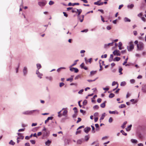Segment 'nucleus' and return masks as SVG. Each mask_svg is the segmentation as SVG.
<instances>
[{
    "label": "nucleus",
    "instance_id": "nucleus-7",
    "mask_svg": "<svg viewBox=\"0 0 146 146\" xmlns=\"http://www.w3.org/2000/svg\"><path fill=\"white\" fill-rule=\"evenodd\" d=\"M142 90L143 92L144 93H146V85L142 87Z\"/></svg>",
    "mask_w": 146,
    "mask_h": 146
},
{
    "label": "nucleus",
    "instance_id": "nucleus-45",
    "mask_svg": "<svg viewBox=\"0 0 146 146\" xmlns=\"http://www.w3.org/2000/svg\"><path fill=\"white\" fill-rule=\"evenodd\" d=\"M74 71L75 72L77 73L78 72V70L77 68H74Z\"/></svg>",
    "mask_w": 146,
    "mask_h": 146
},
{
    "label": "nucleus",
    "instance_id": "nucleus-62",
    "mask_svg": "<svg viewBox=\"0 0 146 146\" xmlns=\"http://www.w3.org/2000/svg\"><path fill=\"white\" fill-rule=\"evenodd\" d=\"M141 19L144 22H145L146 21V19L143 17H141Z\"/></svg>",
    "mask_w": 146,
    "mask_h": 146
},
{
    "label": "nucleus",
    "instance_id": "nucleus-42",
    "mask_svg": "<svg viewBox=\"0 0 146 146\" xmlns=\"http://www.w3.org/2000/svg\"><path fill=\"white\" fill-rule=\"evenodd\" d=\"M73 109L74 110L75 113H77L78 111L77 108L76 107H75Z\"/></svg>",
    "mask_w": 146,
    "mask_h": 146
},
{
    "label": "nucleus",
    "instance_id": "nucleus-38",
    "mask_svg": "<svg viewBox=\"0 0 146 146\" xmlns=\"http://www.w3.org/2000/svg\"><path fill=\"white\" fill-rule=\"evenodd\" d=\"M91 127L92 128V132L93 133H94L95 132V128H94V127L92 125L91 126Z\"/></svg>",
    "mask_w": 146,
    "mask_h": 146
},
{
    "label": "nucleus",
    "instance_id": "nucleus-50",
    "mask_svg": "<svg viewBox=\"0 0 146 146\" xmlns=\"http://www.w3.org/2000/svg\"><path fill=\"white\" fill-rule=\"evenodd\" d=\"M81 133V130H78V131H77L76 132V135H77L78 134H79V133Z\"/></svg>",
    "mask_w": 146,
    "mask_h": 146
},
{
    "label": "nucleus",
    "instance_id": "nucleus-39",
    "mask_svg": "<svg viewBox=\"0 0 146 146\" xmlns=\"http://www.w3.org/2000/svg\"><path fill=\"white\" fill-rule=\"evenodd\" d=\"M105 117V113L102 114V115L100 118V119L103 120Z\"/></svg>",
    "mask_w": 146,
    "mask_h": 146
},
{
    "label": "nucleus",
    "instance_id": "nucleus-57",
    "mask_svg": "<svg viewBox=\"0 0 146 146\" xmlns=\"http://www.w3.org/2000/svg\"><path fill=\"white\" fill-rule=\"evenodd\" d=\"M88 31V29H85L84 30H82L81 31L82 32H86Z\"/></svg>",
    "mask_w": 146,
    "mask_h": 146
},
{
    "label": "nucleus",
    "instance_id": "nucleus-40",
    "mask_svg": "<svg viewBox=\"0 0 146 146\" xmlns=\"http://www.w3.org/2000/svg\"><path fill=\"white\" fill-rule=\"evenodd\" d=\"M99 108V106L98 105H96L94 106L93 108L95 109H98Z\"/></svg>",
    "mask_w": 146,
    "mask_h": 146
},
{
    "label": "nucleus",
    "instance_id": "nucleus-30",
    "mask_svg": "<svg viewBox=\"0 0 146 146\" xmlns=\"http://www.w3.org/2000/svg\"><path fill=\"white\" fill-rule=\"evenodd\" d=\"M126 106L124 104H122L120 106H119V108H123L125 107Z\"/></svg>",
    "mask_w": 146,
    "mask_h": 146
},
{
    "label": "nucleus",
    "instance_id": "nucleus-51",
    "mask_svg": "<svg viewBox=\"0 0 146 146\" xmlns=\"http://www.w3.org/2000/svg\"><path fill=\"white\" fill-rule=\"evenodd\" d=\"M64 84L63 82L60 83V87H61L62 86H64Z\"/></svg>",
    "mask_w": 146,
    "mask_h": 146
},
{
    "label": "nucleus",
    "instance_id": "nucleus-36",
    "mask_svg": "<svg viewBox=\"0 0 146 146\" xmlns=\"http://www.w3.org/2000/svg\"><path fill=\"white\" fill-rule=\"evenodd\" d=\"M67 113V111L66 110H65L64 111L62 115H66Z\"/></svg>",
    "mask_w": 146,
    "mask_h": 146
},
{
    "label": "nucleus",
    "instance_id": "nucleus-54",
    "mask_svg": "<svg viewBox=\"0 0 146 146\" xmlns=\"http://www.w3.org/2000/svg\"><path fill=\"white\" fill-rule=\"evenodd\" d=\"M102 101V99L101 98H98L97 100V102L98 103H100Z\"/></svg>",
    "mask_w": 146,
    "mask_h": 146
},
{
    "label": "nucleus",
    "instance_id": "nucleus-10",
    "mask_svg": "<svg viewBox=\"0 0 146 146\" xmlns=\"http://www.w3.org/2000/svg\"><path fill=\"white\" fill-rule=\"evenodd\" d=\"M38 4L40 6H43L45 5V3L44 2H40L38 3Z\"/></svg>",
    "mask_w": 146,
    "mask_h": 146
},
{
    "label": "nucleus",
    "instance_id": "nucleus-49",
    "mask_svg": "<svg viewBox=\"0 0 146 146\" xmlns=\"http://www.w3.org/2000/svg\"><path fill=\"white\" fill-rule=\"evenodd\" d=\"M122 70H123V69H122V68H119V72H120V74H122V73L121 72V71H122Z\"/></svg>",
    "mask_w": 146,
    "mask_h": 146
},
{
    "label": "nucleus",
    "instance_id": "nucleus-43",
    "mask_svg": "<svg viewBox=\"0 0 146 146\" xmlns=\"http://www.w3.org/2000/svg\"><path fill=\"white\" fill-rule=\"evenodd\" d=\"M78 120L77 121V122H76L77 123H78L79 122H80L81 121V120H82L81 119L80 117H78Z\"/></svg>",
    "mask_w": 146,
    "mask_h": 146
},
{
    "label": "nucleus",
    "instance_id": "nucleus-55",
    "mask_svg": "<svg viewBox=\"0 0 146 146\" xmlns=\"http://www.w3.org/2000/svg\"><path fill=\"white\" fill-rule=\"evenodd\" d=\"M25 128L20 129L18 130V131L19 132L24 131L25 130Z\"/></svg>",
    "mask_w": 146,
    "mask_h": 146
},
{
    "label": "nucleus",
    "instance_id": "nucleus-29",
    "mask_svg": "<svg viewBox=\"0 0 146 146\" xmlns=\"http://www.w3.org/2000/svg\"><path fill=\"white\" fill-rule=\"evenodd\" d=\"M126 84V83L125 82H121L120 85L121 86H124Z\"/></svg>",
    "mask_w": 146,
    "mask_h": 146
},
{
    "label": "nucleus",
    "instance_id": "nucleus-53",
    "mask_svg": "<svg viewBox=\"0 0 146 146\" xmlns=\"http://www.w3.org/2000/svg\"><path fill=\"white\" fill-rule=\"evenodd\" d=\"M97 79V78L94 79V80H88V81L89 82H92L93 81H95Z\"/></svg>",
    "mask_w": 146,
    "mask_h": 146
},
{
    "label": "nucleus",
    "instance_id": "nucleus-35",
    "mask_svg": "<svg viewBox=\"0 0 146 146\" xmlns=\"http://www.w3.org/2000/svg\"><path fill=\"white\" fill-rule=\"evenodd\" d=\"M87 103V101L86 100H85L83 102V104L84 106L86 105Z\"/></svg>",
    "mask_w": 146,
    "mask_h": 146
},
{
    "label": "nucleus",
    "instance_id": "nucleus-58",
    "mask_svg": "<svg viewBox=\"0 0 146 146\" xmlns=\"http://www.w3.org/2000/svg\"><path fill=\"white\" fill-rule=\"evenodd\" d=\"M133 33L134 35L135 36L137 35V33L136 31H134Z\"/></svg>",
    "mask_w": 146,
    "mask_h": 146
},
{
    "label": "nucleus",
    "instance_id": "nucleus-60",
    "mask_svg": "<svg viewBox=\"0 0 146 146\" xmlns=\"http://www.w3.org/2000/svg\"><path fill=\"white\" fill-rule=\"evenodd\" d=\"M63 14H64V15L66 17H67L68 16V15L66 14V13L65 12H63Z\"/></svg>",
    "mask_w": 146,
    "mask_h": 146
},
{
    "label": "nucleus",
    "instance_id": "nucleus-17",
    "mask_svg": "<svg viewBox=\"0 0 146 146\" xmlns=\"http://www.w3.org/2000/svg\"><path fill=\"white\" fill-rule=\"evenodd\" d=\"M120 60V58L119 57H117L115 58L114 59L113 61H119Z\"/></svg>",
    "mask_w": 146,
    "mask_h": 146
},
{
    "label": "nucleus",
    "instance_id": "nucleus-48",
    "mask_svg": "<svg viewBox=\"0 0 146 146\" xmlns=\"http://www.w3.org/2000/svg\"><path fill=\"white\" fill-rule=\"evenodd\" d=\"M107 57V55L106 54H105L104 55H102L101 56V58H106Z\"/></svg>",
    "mask_w": 146,
    "mask_h": 146
},
{
    "label": "nucleus",
    "instance_id": "nucleus-56",
    "mask_svg": "<svg viewBox=\"0 0 146 146\" xmlns=\"http://www.w3.org/2000/svg\"><path fill=\"white\" fill-rule=\"evenodd\" d=\"M135 82V80L134 79H131L130 80V82L131 83H134Z\"/></svg>",
    "mask_w": 146,
    "mask_h": 146
},
{
    "label": "nucleus",
    "instance_id": "nucleus-44",
    "mask_svg": "<svg viewBox=\"0 0 146 146\" xmlns=\"http://www.w3.org/2000/svg\"><path fill=\"white\" fill-rule=\"evenodd\" d=\"M54 4V2L51 1H50L49 3V4L50 5H52Z\"/></svg>",
    "mask_w": 146,
    "mask_h": 146
},
{
    "label": "nucleus",
    "instance_id": "nucleus-63",
    "mask_svg": "<svg viewBox=\"0 0 146 146\" xmlns=\"http://www.w3.org/2000/svg\"><path fill=\"white\" fill-rule=\"evenodd\" d=\"M84 91V90L83 89H82L80 90L78 92V93L79 94H81Z\"/></svg>",
    "mask_w": 146,
    "mask_h": 146
},
{
    "label": "nucleus",
    "instance_id": "nucleus-28",
    "mask_svg": "<svg viewBox=\"0 0 146 146\" xmlns=\"http://www.w3.org/2000/svg\"><path fill=\"white\" fill-rule=\"evenodd\" d=\"M127 123V121L124 122L123 125L121 126V127L123 128V129L125 127V125Z\"/></svg>",
    "mask_w": 146,
    "mask_h": 146
},
{
    "label": "nucleus",
    "instance_id": "nucleus-18",
    "mask_svg": "<svg viewBox=\"0 0 146 146\" xmlns=\"http://www.w3.org/2000/svg\"><path fill=\"white\" fill-rule=\"evenodd\" d=\"M106 102V101H105L102 104L100 105V106L102 108H104L106 106L105 103Z\"/></svg>",
    "mask_w": 146,
    "mask_h": 146
},
{
    "label": "nucleus",
    "instance_id": "nucleus-32",
    "mask_svg": "<svg viewBox=\"0 0 146 146\" xmlns=\"http://www.w3.org/2000/svg\"><path fill=\"white\" fill-rule=\"evenodd\" d=\"M9 143L10 144L12 145H14L15 144V143L12 140H11Z\"/></svg>",
    "mask_w": 146,
    "mask_h": 146
},
{
    "label": "nucleus",
    "instance_id": "nucleus-13",
    "mask_svg": "<svg viewBox=\"0 0 146 146\" xmlns=\"http://www.w3.org/2000/svg\"><path fill=\"white\" fill-rule=\"evenodd\" d=\"M131 141L133 143H137V140L133 139H131Z\"/></svg>",
    "mask_w": 146,
    "mask_h": 146
},
{
    "label": "nucleus",
    "instance_id": "nucleus-33",
    "mask_svg": "<svg viewBox=\"0 0 146 146\" xmlns=\"http://www.w3.org/2000/svg\"><path fill=\"white\" fill-rule=\"evenodd\" d=\"M36 66H37V68L38 70L39 69H40L41 67V65H40V64H36Z\"/></svg>",
    "mask_w": 146,
    "mask_h": 146
},
{
    "label": "nucleus",
    "instance_id": "nucleus-11",
    "mask_svg": "<svg viewBox=\"0 0 146 146\" xmlns=\"http://www.w3.org/2000/svg\"><path fill=\"white\" fill-rule=\"evenodd\" d=\"M94 4L96 5H103V3L102 2L100 3L99 1H97L95 2L94 3Z\"/></svg>",
    "mask_w": 146,
    "mask_h": 146
},
{
    "label": "nucleus",
    "instance_id": "nucleus-27",
    "mask_svg": "<svg viewBox=\"0 0 146 146\" xmlns=\"http://www.w3.org/2000/svg\"><path fill=\"white\" fill-rule=\"evenodd\" d=\"M132 126V125H131L129 126L126 129V130L127 131H129L131 129V128Z\"/></svg>",
    "mask_w": 146,
    "mask_h": 146
},
{
    "label": "nucleus",
    "instance_id": "nucleus-31",
    "mask_svg": "<svg viewBox=\"0 0 146 146\" xmlns=\"http://www.w3.org/2000/svg\"><path fill=\"white\" fill-rule=\"evenodd\" d=\"M90 137L89 135H86L85 137V139L86 141H87L89 139Z\"/></svg>",
    "mask_w": 146,
    "mask_h": 146
},
{
    "label": "nucleus",
    "instance_id": "nucleus-24",
    "mask_svg": "<svg viewBox=\"0 0 146 146\" xmlns=\"http://www.w3.org/2000/svg\"><path fill=\"white\" fill-rule=\"evenodd\" d=\"M23 138L24 137L22 135H21L19 136L17 138V139H23Z\"/></svg>",
    "mask_w": 146,
    "mask_h": 146
},
{
    "label": "nucleus",
    "instance_id": "nucleus-9",
    "mask_svg": "<svg viewBox=\"0 0 146 146\" xmlns=\"http://www.w3.org/2000/svg\"><path fill=\"white\" fill-rule=\"evenodd\" d=\"M53 118V117H48L47 118V119H46V120L45 121V123H46L47 122H48V121L50 119V120H52V119Z\"/></svg>",
    "mask_w": 146,
    "mask_h": 146
},
{
    "label": "nucleus",
    "instance_id": "nucleus-20",
    "mask_svg": "<svg viewBox=\"0 0 146 146\" xmlns=\"http://www.w3.org/2000/svg\"><path fill=\"white\" fill-rule=\"evenodd\" d=\"M23 73L24 75H25L27 73V68L25 67L23 69Z\"/></svg>",
    "mask_w": 146,
    "mask_h": 146
},
{
    "label": "nucleus",
    "instance_id": "nucleus-1",
    "mask_svg": "<svg viewBox=\"0 0 146 146\" xmlns=\"http://www.w3.org/2000/svg\"><path fill=\"white\" fill-rule=\"evenodd\" d=\"M129 46L127 47L128 50L129 51H131L134 48V46L132 41L130 42L129 43Z\"/></svg>",
    "mask_w": 146,
    "mask_h": 146
},
{
    "label": "nucleus",
    "instance_id": "nucleus-46",
    "mask_svg": "<svg viewBox=\"0 0 146 146\" xmlns=\"http://www.w3.org/2000/svg\"><path fill=\"white\" fill-rule=\"evenodd\" d=\"M116 84H117V82H115V81H113L112 82V86H113L116 85Z\"/></svg>",
    "mask_w": 146,
    "mask_h": 146
},
{
    "label": "nucleus",
    "instance_id": "nucleus-3",
    "mask_svg": "<svg viewBox=\"0 0 146 146\" xmlns=\"http://www.w3.org/2000/svg\"><path fill=\"white\" fill-rule=\"evenodd\" d=\"M113 54L114 55L120 56V52L117 50H115L113 52Z\"/></svg>",
    "mask_w": 146,
    "mask_h": 146
},
{
    "label": "nucleus",
    "instance_id": "nucleus-59",
    "mask_svg": "<svg viewBox=\"0 0 146 146\" xmlns=\"http://www.w3.org/2000/svg\"><path fill=\"white\" fill-rule=\"evenodd\" d=\"M130 96V94L129 92H128L126 95V98H128Z\"/></svg>",
    "mask_w": 146,
    "mask_h": 146
},
{
    "label": "nucleus",
    "instance_id": "nucleus-52",
    "mask_svg": "<svg viewBox=\"0 0 146 146\" xmlns=\"http://www.w3.org/2000/svg\"><path fill=\"white\" fill-rule=\"evenodd\" d=\"M79 5V3H72V6H74L75 5Z\"/></svg>",
    "mask_w": 146,
    "mask_h": 146
},
{
    "label": "nucleus",
    "instance_id": "nucleus-14",
    "mask_svg": "<svg viewBox=\"0 0 146 146\" xmlns=\"http://www.w3.org/2000/svg\"><path fill=\"white\" fill-rule=\"evenodd\" d=\"M97 72L96 71H92L90 72V76H92L96 74Z\"/></svg>",
    "mask_w": 146,
    "mask_h": 146
},
{
    "label": "nucleus",
    "instance_id": "nucleus-15",
    "mask_svg": "<svg viewBox=\"0 0 146 146\" xmlns=\"http://www.w3.org/2000/svg\"><path fill=\"white\" fill-rule=\"evenodd\" d=\"M138 137L140 139H142L143 138V136L140 133H138L137 134Z\"/></svg>",
    "mask_w": 146,
    "mask_h": 146
},
{
    "label": "nucleus",
    "instance_id": "nucleus-21",
    "mask_svg": "<svg viewBox=\"0 0 146 146\" xmlns=\"http://www.w3.org/2000/svg\"><path fill=\"white\" fill-rule=\"evenodd\" d=\"M124 21L125 22H130L131 21L127 17H125L124 19Z\"/></svg>",
    "mask_w": 146,
    "mask_h": 146
},
{
    "label": "nucleus",
    "instance_id": "nucleus-19",
    "mask_svg": "<svg viewBox=\"0 0 146 146\" xmlns=\"http://www.w3.org/2000/svg\"><path fill=\"white\" fill-rule=\"evenodd\" d=\"M82 139L78 140L77 141V143L79 144H80L82 143Z\"/></svg>",
    "mask_w": 146,
    "mask_h": 146
},
{
    "label": "nucleus",
    "instance_id": "nucleus-34",
    "mask_svg": "<svg viewBox=\"0 0 146 146\" xmlns=\"http://www.w3.org/2000/svg\"><path fill=\"white\" fill-rule=\"evenodd\" d=\"M77 9H73L72 10V13H77V11H77Z\"/></svg>",
    "mask_w": 146,
    "mask_h": 146
},
{
    "label": "nucleus",
    "instance_id": "nucleus-5",
    "mask_svg": "<svg viewBox=\"0 0 146 146\" xmlns=\"http://www.w3.org/2000/svg\"><path fill=\"white\" fill-rule=\"evenodd\" d=\"M113 44V42H112L111 43H108V44H105L104 45V47L105 48H107L108 46H112Z\"/></svg>",
    "mask_w": 146,
    "mask_h": 146
},
{
    "label": "nucleus",
    "instance_id": "nucleus-6",
    "mask_svg": "<svg viewBox=\"0 0 146 146\" xmlns=\"http://www.w3.org/2000/svg\"><path fill=\"white\" fill-rule=\"evenodd\" d=\"M84 64L83 63H82L80 65V66L82 68H83L85 70L88 69V68L87 67L84 66Z\"/></svg>",
    "mask_w": 146,
    "mask_h": 146
},
{
    "label": "nucleus",
    "instance_id": "nucleus-25",
    "mask_svg": "<svg viewBox=\"0 0 146 146\" xmlns=\"http://www.w3.org/2000/svg\"><path fill=\"white\" fill-rule=\"evenodd\" d=\"M115 96V95L113 93H111L110 94L109 97L110 98H111L114 97Z\"/></svg>",
    "mask_w": 146,
    "mask_h": 146
},
{
    "label": "nucleus",
    "instance_id": "nucleus-47",
    "mask_svg": "<svg viewBox=\"0 0 146 146\" xmlns=\"http://www.w3.org/2000/svg\"><path fill=\"white\" fill-rule=\"evenodd\" d=\"M31 142L33 144H34L35 143V141L34 140H30Z\"/></svg>",
    "mask_w": 146,
    "mask_h": 146
},
{
    "label": "nucleus",
    "instance_id": "nucleus-26",
    "mask_svg": "<svg viewBox=\"0 0 146 146\" xmlns=\"http://www.w3.org/2000/svg\"><path fill=\"white\" fill-rule=\"evenodd\" d=\"M113 54H111L110 55V58L109 59V61H111L113 59Z\"/></svg>",
    "mask_w": 146,
    "mask_h": 146
},
{
    "label": "nucleus",
    "instance_id": "nucleus-23",
    "mask_svg": "<svg viewBox=\"0 0 146 146\" xmlns=\"http://www.w3.org/2000/svg\"><path fill=\"white\" fill-rule=\"evenodd\" d=\"M133 7H134V5L133 4H131L130 5H128L127 6V7L128 8L131 9V8H133Z\"/></svg>",
    "mask_w": 146,
    "mask_h": 146
},
{
    "label": "nucleus",
    "instance_id": "nucleus-64",
    "mask_svg": "<svg viewBox=\"0 0 146 146\" xmlns=\"http://www.w3.org/2000/svg\"><path fill=\"white\" fill-rule=\"evenodd\" d=\"M25 146H30L29 144V143H25Z\"/></svg>",
    "mask_w": 146,
    "mask_h": 146
},
{
    "label": "nucleus",
    "instance_id": "nucleus-8",
    "mask_svg": "<svg viewBox=\"0 0 146 146\" xmlns=\"http://www.w3.org/2000/svg\"><path fill=\"white\" fill-rule=\"evenodd\" d=\"M77 11H77V12L78 13V14L77 15V16L78 17H80V15L81 14V13H82V10L81 9H77Z\"/></svg>",
    "mask_w": 146,
    "mask_h": 146
},
{
    "label": "nucleus",
    "instance_id": "nucleus-4",
    "mask_svg": "<svg viewBox=\"0 0 146 146\" xmlns=\"http://www.w3.org/2000/svg\"><path fill=\"white\" fill-rule=\"evenodd\" d=\"M91 128L89 127H87L85 128L84 129V131L86 133H88V132L90 131Z\"/></svg>",
    "mask_w": 146,
    "mask_h": 146
},
{
    "label": "nucleus",
    "instance_id": "nucleus-16",
    "mask_svg": "<svg viewBox=\"0 0 146 146\" xmlns=\"http://www.w3.org/2000/svg\"><path fill=\"white\" fill-rule=\"evenodd\" d=\"M71 78H69L67 79L66 80L68 81H70V82H72L73 79V76H71Z\"/></svg>",
    "mask_w": 146,
    "mask_h": 146
},
{
    "label": "nucleus",
    "instance_id": "nucleus-61",
    "mask_svg": "<svg viewBox=\"0 0 146 146\" xmlns=\"http://www.w3.org/2000/svg\"><path fill=\"white\" fill-rule=\"evenodd\" d=\"M113 119L111 117H110L109 119V121L110 123H111Z\"/></svg>",
    "mask_w": 146,
    "mask_h": 146
},
{
    "label": "nucleus",
    "instance_id": "nucleus-37",
    "mask_svg": "<svg viewBox=\"0 0 146 146\" xmlns=\"http://www.w3.org/2000/svg\"><path fill=\"white\" fill-rule=\"evenodd\" d=\"M121 133L122 134L126 136L127 135V133H125L123 130H121Z\"/></svg>",
    "mask_w": 146,
    "mask_h": 146
},
{
    "label": "nucleus",
    "instance_id": "nucleus-41",
    "mask_svg": "<svg viewBox=\"0 0 146 146\" xmlns=\"http://www.w3.org/2000/svg\"><path fill=\"white\" fill-rule=\"evenodd\" d=\"M128 58L127 57L126 59H125V61L123 63V65H125L127 63V60H128Z\"/></svg>",
    "mask_w": 146,
    "mask_h": 146
},
{
    "label": "nucleus",
    "instance_id": "nucleus-12",
    "mask_svg": "<svg viewBox=\"0 0 146 146\" xmlns=\"http://www.w3.org/2000/svg\"><path fill=\"white\" fill-rule=\"evenodd\" d=\"M84 17V15H82L81 17H79V19L80 20V22H83Z\"/></svg>",
    "mask_w": 146,
    "mask_h": 146
},
{
    "label": "nucleus",
    "instance_id": "nucleus-2",
    "mask_svg": "<svg viewBox=\"0 0 146 146\" xmlns=\"http://www.w3.org/2000/svg\"><path fill=\"white\" fill-rule=\"evenodd\" d=\"M137 50H141L143 49L144 48V45L142 42H140L137 45Z\"/></svg>",
    "mask_w": 146,
    "mask_h": 146
},
{
    "label": "nucleus",
    "instance_id": "nucleus-22",
    "mask_svg": "<svg viewBox=\"0 0 146 146\" xmlns=\"http://www.w3.org/2000/svg\"><path fill=\"white\" fill-rule=\"evenodd\" d=\"M51 143V141H50L49 140H48L46 143L45 144L46 145L49 146L50 145V144Z\"/></svg>",
    "mask_w": 146,
    "mask_h": 146
}]
</instances>
